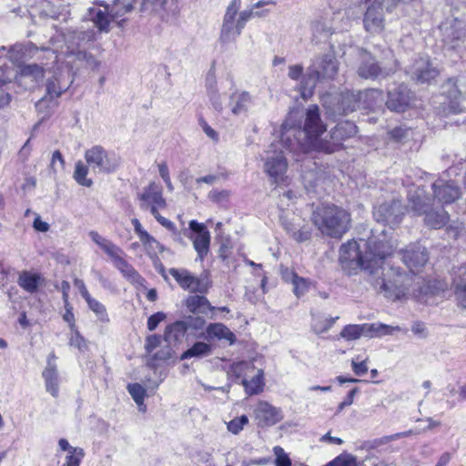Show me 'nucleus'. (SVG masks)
Returning <instances> with one entry per match:
<instances>
[{
  "instance_id": "obj_1",
  "label": "nucleus",
  "mask_w": 466,
  "mask_h": 466,
  "mask_svg": "<svg viewBox=\"0 0 466 466\" xmlns=\"http://www.w3.org/2000/svg\"><path fill=\"white\" fill-rule=\"evenodd\" d=\"M366 247L365 253L355 240L343 244L339 249V261L343 267L362 268L370 273V283L386 299L396 301L403 299L409 289L410 278L399 268L386 261L394 248V244L383 238L372 236L369 240H360Z\"/></svg>"
},
{
  "instance_id": "obj_2",
  "label": "nucleus",
  "mask_w": 466,
  "mask_h": 466,
  "mask_svg": "<svg viewBox=\"0 0 466 466\" xmlns=\"http://www.w3.org/2000/svg\"><path fill=\"white\" fill-rule=\"evenodd\" d=\"M95 36L96 31L93 28L67 31L66 34L60 33L51 38L52 47L43 48L46 58L52 59V63L56 64V67L53 68V76L46 83V95L38 101L37 108L40 109L47 102H53L69 88L73 83L70 64L76 60L87 63L92 60L96 65L99 64L92 56L79 50L82 44L93 41Z\"/></svg>"
},
{
  "instance_id": "obj_3",
  "label": "nucleus",
  "mask_w": 466,
  "mask_h": 466,
  "mask_svg": "<svg viewBox=\"0 0 466 466\" xmlns=\"http://www.w3.org/2000/svg\"><path fill=\"white\" fill-rule=\"evenodd\" d=\"M301 116L299 111H290L280 128L281 138L286 147L298 155L312 150L318 151V144L323 141L320 136L326 131V126L316 105H311L306 109L303 127L299 121Z\"/></svg>"
},
{
  "instance_id": "obj_4",
  "label": "nucleus",
  "mask_w": 466,
  "mask_h": 466,
  "mask_svg": "<svg viewBox=\"0 0 466 466\" xmlns=\"http://www.w3.org/2000/svg\"><path fill=\"white\" fill-rule=\"evenodd\" d=\"M432 197L425 195V190L418 186L408 193L411 208L419 215H425V223L432 228L443 227L449 219L448 213L441 208H434L435 203L451 204L460 198L459 187L451 180L439 178L431 184Z\"/></svg>"
},
{
  "instance_id": "obj_5",
  "label": "nucleus",
  "mask_w": 466,
  "mask_h": 466,
  "mask_svg": "<svg viewBox=\"0 0 466 466\" xmlns=\"http://www.w3.org/2000/svg\"><path fill=\"white\" fill-rule=\"evenodd\" d=\"M311 219L322 235L340 238L350 226V214L344 208L327 204L316 208Z\"/></svg>"
},
{
  "instance_id": "obj_6",
  "label": "nucleus",
  "mask_w": 466,
  "mask_h": 466,
  "mask_svg": "<svg viewBox=\"0 0 466 466\" xmlns=\"http://www.w3.org/2000/svg\"><path fill=\"white\" fill-rule=\"evenodd\" d=\"M383 101L382 92L378 89H370L363 92L347 91L331 97L328 102L324 99V106L328 113L333 116L348 115L355 111L363 102L365 108H372Z\"/></svg>"
},
{
  "instance_id": "obj_7",
  "label": "nucleus",
  "mask_w": 466,
  "mask_h": 466,
  "mask_svg": "<svg viewBox=\"0 0 466 466\" xmlns=\"http://www.w3.org/2000/svg\"><path fill=\"white\" fill-rule=\"evenodd\" d=\"M339 70V63L333 52L316 56L303 77L300 91L304 99L311 96L318 81L333 79Z\"/></svg>"
},
{
  "instance_id": "obj_8",
  "label": "nucleus",
  "mask_w": 466,
  "mask_h": 466,
  "mask_svg": "<svg viewBox=\"0 0 466 466\" xmlns=\"http://www.w3.org/2000/svg\"><path fill=\"white\" fill-rule=\"evenodd\" d=\"M134 0H114L111 5H100L103 7H90L87 19L100 31L107 33L111 23L122 27L126 22L125 15L133 9Z\"/></svg>"
},
{
  "instance_id": "obj_9",
  "label": "nucleus",
  "mask_w": 466,
  "mask_h": 466,
  "mask_svg": "<svg viewBox=\"0 0 466 466\" xmlns=\"http://www.w3.org/2000/svg\"><path fill=\"white\" fill-rule=\"evenodd\" d=\"M240 5L241 0H231L226 9L219 33V41L223 44L235 41L253 15H262V13L252 10L239 12Z\"/></svg>"
},
{
  "instance_id": "obj_10",
  "label": "nucleus",
  "mask_w": 466,
  "mask_h": 466,
  "mask_svg": "<svg viewBox=\"0 0 466 466\" xmlns=\"http://www.w3.org/2000/svg\"><path fill=\"white\" fill-rule=\"evenodd\" d=\"M279 140L273 141L268 150L264 160V172L268 176L272 183L281 185L286 183L288 177V161L284 156V150L290 151L282 141L281 134Z\"/></svg>"
},
{
  "instance_id": "obj_11",
  "label": "nucleus",
  "mask_w": 466,
  "mask_h": 466,
  "mask_svg": "<svg viewBox=\"0 0 466 466\" xmlns=\"http://www.w3.org/2000/svg\"><path fill=\"white\" fill-rule=\"evenodd\" d=\"M85 159L94 173L109 174L115 172L120 165V157L113 151H107L101 146H93L85 152Z\"/></svg>"
},
{
  "instance_id": "obj_12",
  "label": "nucleus",
  "mask_w": 466,
  "mask_h": 466,
  "mask_svg": "<svg viewBox=\"0 0 466 466\" xmlns=\"http://www.w3.org/2000/svg\"><path fill=\"white\" fill-rule=\"evenodd\" d=\"M357 133V126L350 121L339 123L329 134V140L323 139L318 144V151L333 153L339 150L343 141L353 137Z\"/></svg>"
},
{
  "instance_id": "obj_13",
  "label": "nucleus",
  "mask_w": 466,
  "mask_h": 466,
  "mask_svg": "<svg viewBox=\"0 0 466 466\" xmlns=\"http://www.w3.org/2000/svg\"><path fill=\"white\" fill-rule=\"evenodd\" d=\"M406 208L400 200L394 199L374 208L373 216L377 222L388 224L390 228L398 226L405 214Z\"/></svg>"
},
{
  "instance_id": "obj_14",
  "label": "nucleus",
  "mask_w": 466,
  "mask_h": 466,
  "mask_svg": "<svg viewBox=\"0 0 466 466\" xmlns=\"http://www.w3.org/2000/svg\"><path fill=\"white\" fill-rule=\"evenodd\" d=\"M139 207L141 209L158 210L165 208L167 206L166 199L163 198L162 187L155 182H150L148 186L137 194Z\"/></svg>"
},
{
  "instance_id": "obj_15",
  "label": "nucleus",
  "mask_w": 466,
  "mask_h": 466,
  "mask_svg": "<svg viewBox=\"0 0 466 466\" xmlns=\"http://www.w3.org/2000/svg\"><path fill=\"white\" fill-rule=\"evenodd\" d=\"M363 25L365 30L370 34H379L384 29L385 17L382 1L374 0L370 4L364 15Z\"/></svg>"
},
{
  "instance_id": "obj_16",
  "label": "nucleus",
  "mask_w": 466,
  "mask_h": 466,
  "mask_svg": "<svg viewBox=\"0 0 466 466\" xmlns=\"http://www.w3.org/2000/svg\"><path fill=\"white\" fill-rule=\"evenodd\" d=\"M169 274L175 279L179 287L185 290L193 293H203L208 289L207 285L202 279L193 275L186 268H172L169 269Z\"/></svg>"
},
{
  "instance_id": "obj_17",
  "label": "nucleus",
  "mask_w": 466,
  "mask_h": 466,
  "mask_svg": "<svg viewBox=\"0 0 466 466\" xmlns=\"http://www.w3.org/2000/svg\"><path fill=\"white\" fill-rule=\"evenodd\" d=\"M408 73L418 83H427L439 75V70L431 65L428 56H420L410 66Z\"/></svg>"
},
{
  "instance_id": "obj_18",
  "label": "nucleus",
  "mask_w": 466,
  "mask_h": 466,
  "mask_svg": "<svg viewBox=\"0 0 466 466\" xmlns=\"http://www.w3.org/2000/svg\"><path fill=\"white\" fill-rule=\"evenodd\" d=\"M37 51V46L31 42L26 44L17 43L8 49L4 46H1L0 57L5 56L13 64L20 66L25 59L34 56Z\"/></svg>"
},
{
  "instance_id": "obj_19",
  "label": "nucleus",
  "mask_w": 466,
  "mask_h": 466,
  "mask_svg": "<svg viewBox=\"0 0 466 466\" xmlns=\"http://www.w3.org/2000/svg\"><path fill=\"white\" fill-rule=\"evenodd\" d=\"M428 253L420 244H412L402 251L401 259L410 271H419L428 261Z\"/></svg>"
},
{
  "instance_id": "obj_20",
  "label": "nucleus",
  "mask_w": 466,
  "mask_h": 466,
  "mask_svg": "<svg viewBox=\"0 0 466 466\" xmlns=\"http://www.w3.org/2000/svg\"><path fill=\"white\" fill-rule=\"evenodd\" d=\"M189 229L196 233V236H189L193 241V246L200 259H202L209 250L210 233L206 226L196 220L189 222Z\"/></svg>"
},
{
  "instance_id": "obj_21",
  "label": "nucleus",
  "mask_w": 466,
  "mask_h": 466,
  "mask_svg": "<svg viewBox=\"0 0 466 466\" xmlns=\"http://www.w3.org/2000/svg\"><path fill=\"white\" fill-rule=\"evenodd\" d=\"M254 414L259 427L275 425L283 418L281 410L267 401H259L254 410Z\"/></svg>"
},
{
  "instance_id": "obj_22",
  "label": "nucleus",
  "mask_w": 466,
  "mask_h": 466,
  "mask_svg": "<svg viewBox=\"0 0 466 466\" xmlns=\"http://www.w3.org/2000/svg\"><path fill=\"white\" fill-rule=\"evenodd\" d=\"M346 13L338 11L333 13L329 21L317 20L312 23V31L314 34L330 35L337 30H344L349 24V19L345 20Z\"/></svg>"
},
{
  "instance_id": "obj_23",
  "label": "nucleus",
  "mask_w": 466,
  "mask_h": 466,
  "mask_svg": "<svg viewBox=\"0 0 466 466\" xmlns=\"http://www.w3.org/2000/svg\"><path fill=\"white\" fill-rule=\"evenodd\" d=\"M55 353H50L46 360V366L42 372L45 380L46 390L56 398L59 393V376L56 364Z\"/></svg>"
},
{
  "instance_id": "obj_24",
  "label": "nucleus",
  "mask_w": 466,
  "mask_h": 466,
  "mask_svg": "<svg viewBox=\"0 0 466 466\" xmlns=\"http://www.w3.org/2000/svg\"><path fill=\"white\" fill-rule=\"evenodd\" d=\"M411 93L404 85L389 91L386 105L389 109L396 112L404 111L410 104Z\"/></svg>"
},
{
  "instance_id": "obj_25",
  "label": "nucleus",
  "mask_w": 466,
  "mask_h": 466,
  "mask_svg": "<svg viewBox=\"0 0 466 466\" xmlns=\"http://www.w3.org/2000/svg\"><path fill=\"white\" fill-rule=\"evenodd\" d=\"M254 104V98L247 91H235L229 96L228 106L236 116H247Z\"/></svg>"
},
{
  "instance_id": "obj_26",
  "label": "nucleus",
  "mask_w": 466,
  "mask_h": 466,
  "mask_svg": "<svg viewBox=\"0 0 466 466\" xmlns=\"http://www.w3.org/2000/svg\"><path fill=\"white\" fill-rule=\"evenodd\" d=\"M392 69L382 68L370 54H363L361 63L358 69L360 77L366 79H376L387 76Z\"/></svg>"
},
{
  "instance_id": "obj_27",
  "label": "nucleus",
  "mask_w": 466,
  "mask_h": 466,
  "mask_svg": "<svg viewBox=\"0 0 466 466\" xmlns=\"http://www.w3.org/2000/svg\"><path fill=\"white\" fill-rule=\"evenodd\" d=\"M124 252L119 253L112 263L122 273V275L132 284L145 287L146 279L130 265L124 258Z\"/></svg>"
},
{
  "instance_id": "obj_28",
  "label": "nucleus",
  "mask_w": 466,
  "mask_h": 466,
  "mask_svg": "<svg viewBox=\"0 0 466 466\" xmlns=\"http://www.w3.org/2000/svg\"><path fill=\"white\" fill-rule=\"evenodd\" d=\"M454 295L460 307L466 309V265L453 268Z\"/></svg>"
},
{
  "instance_id": "obj_29",
  "label": "nucleus",
  "mask_w": 466,
  "mask_h": 466,
  "mask_svg": "<svg viewBox=\"0 0 466 466\" xmlns=\"http://www.w3.org/2000/svg\"><path fill=\"white\" fill-rule=\"evenodd\" d=\"M441 30L443 33V42L450 48L458 47L465 38V31L457 22L454 25H443Z\"/></svg>"
},
{
  "instance_id": "obj_30",
  "label": "nucleus",
  "mask_w": 466,
  "mask_h": 466,
  "mask_svg": "<svg viewBox=\"0 0 466 466\" xmlns=\"http://www.w3.org/2000/svg\"><path fill=\"white\" fill-rule=\"evenodd\" d=\"M444 92L448 93L450 99L447 114H459L463 111V106L461 105V93L456 86L453 78H450L443 86Z\"/></svg>"
},
{
  "instance_id": "obj_31",
  "label": "nucleus",
  "mask_w": 466,
  "mask_h": 466,
  "mask_svg": "<svg viewBox=\"0 0 466 466\" xmlns=\"http://www.w3.org/2000/svg\"><path fill=\"white\" fill-rule=\"evenodd\" d=\"M264 372L262 369L256 368L255 371L249 378H246L241 380V384L244 386L245 391L248 395H255L263 391L264 383Z\"/></svg>"
},
{
  "instance_id": "obj_32",
  "label": "nucleus",
  "mask_w": 466,
  "mask_h": 466,
  "mask_svg": "<svg viewBox=\"0 0 466 466\" xmlns=\"http://www.w3.org/2000/svg\"><path fill=\"white\" fill-rule=\"evenodd\" d=\"M91 240L96 243L109 258L114 259L123 250L111 240L101 236L97 231L92 230L88 233Z\"/></svg>"
},
{
  "instance_id": "obj_33",
  "label": "nucleus",
  "mask_w": 466,
  "mask_h": 466,
  "mask_svg": "<svg viewBox=\"0 0 466 466\" xmlns=\"http://www.w3.org/2000/svg\"><path fill=\"white\" fill-rule=\"evenodd\" d=\"M43 280L39 273L25 270L19 274L17 283L26 292L35 293L37 291Z\"/></svg>"
},
{
  "instance_id": "obj_34",
  "label": "nucleus",
  "mask_w": 466,
  "mask_h": 466,
  "mask_svg": "<svg viewBox=\"0 0 466 466\" xmlns=\"http://www.w3.org/2000/svg\"><path fill=\"white\" fill-rule=\"evenodd\" d=\"M206 339L218 340L225 339L230 344L235 341V335L230 329L222 323H211L206 329Z\"/></svg>"
},
{
  "instance_id": "obj_35",
  "label": "nucleus",
  "mask_w": 466,
  "mask_h": 466,
  "mask_svg": "<svg viewBox=\"0 0 466 466\" xmlns=\"http://www.w3.org/2000/svg\"><path fill=\"white\" fill-rule=\"evenodd\" d=\"M185 305L187 310L193 314H208V311L215 309L207 298L198 295L189 296L186 299Z\"/></svg>"
},
{
  "instance_id": "obj_36",
  "label": "nucleus",
  "mask_w": 466,
  "mask_h": 466,
  "mask_svg": "<svg viewBox=\"0 0 466 466\" xmlns=\"http://www.w3.org/2000/svg\"><path fill=\"white\" fill-rule=\"evenodd\" d=\"M187 336L183 320H177L166 328L164 339L168 343H180Z\"/></svg>"
},
{
  "instance_id": "obj_37",
  "label": "nucleus",
  "mask_w": 466,
  "mask_h": 466,
  "mask_svg": "<svg viewBox=\"0 0 466 466\" xmlns=\"http://www.w3.org/2000/svg\"><path fill=\"white\" fill-rule=\"evenodd\" d=\"M366 337L375 338L391 335L394 331L400 330L399 326H390L380 322L365 323Z\"/></svg>"
},
{
  "instance_id": "obj_38",
  "label": "nucleus",
  "mask_w": 466,
  "mask_h": 466,
  "mask_svg": "<svg viewBox=\"0 0 466 466\" xmlns=\"http://www.w3.org/2000/svg\"><path fill=\"white\" fill-rule=\"evenodd\" d=\"M212 348L209 344L202 341L195 342L188 350L182 353L180 359L203 358L211 354Z\"/></svg>"
},
{
  "instance_id": "obj_39",
  "label": "nucleus",
  "mask_w": 466,
  "mask_h": 466,
  "mask_svg": "<svg viewBox=\"0 0 466 466\" xmlns=\"http://www.w3.org/2000/svg\"><path fill=\"white\" fill-rule=\"evenodd\" d=\"M256 368L252 361H238L230 366L229 373L237 379L244 380L246 378H249L252 375Z\"/></svg>"
},
{
  "instance_id": "obj_40",
  "label": "nucleus",
  "mask_w": 466,
  "mask_h": 466,
  "mask_svg": "<svg viewBox=\"0 0 466 466\" xmlns=\"http://www.w3.org/2000/svg\"><path fill=\"white\" fill-rule=\"evenodd\" d=\"M362 336L366 337L365 323L346 325L339 333V337L347 341L357 340Z\"/></svg>"
},
{
  "instance_id": "obj_41",
  "label": "nucleus",
  "mask_w": 466,
  "mask_h": 466,
  "mask_svg": "<svg viewBox=\"0 0 466 466\" xmlns=\"http://www.w3.org/2000/svg\"><path fill=\"white\" fill-rule=\"evenodd\" d=\"M88 165H85L82 161H77L75 165L73 174L74 179L81 186L90 187L93 185V180L87 177Z\"/></svg>"
},
{
  "instance_id": "obj_42",
  "label": "nucleus",
  "mask_w": 466,
  "mask_h": 466,
  "mask_svg": "<svg viewBox=\"0 0 466 466\" xmlns=\"http://www.w3.org/2000/svg\"><path fill=\"white\" fill-rule=\"evenodd\" d=\"M143 247L146 249L147 254L151 258H156L159 252H163L165 250V247L160 244L154 237L150 234L146 238L140 240Z\"/></svg>"
},
{
  "instance_id": "obj_43",
  "label": "nucleus",
  "mask_w": 466,
  "mask_h": 466,
  "mask_svg": "<svg viewBox=\"0 0 466 466\" xmlns=\"http://www.w3.org/2000/svg\"><path fill=\"white\" fill-rule=\"evenodd\" d=\"M187 331V336H197V332L202 330L206 320L201 317L188 316L182 319Z\"/></svg>"
},
{
  "instance_id": "obj_44",
  "label": "nucleus",
  "mask_w": 466,
  "mask_h": 466,
  "mask_svg": "<svg viewBox=\"0 0 466 466\" xmlns=\"http://www.w3.org/2000/svg\"><path fill=\"white\" fill-rule=\"evenodd\" d=\"M86 301L88 308L96 314L99 321L103 323H107L109 321L106 309L101 302L93 299L91 296L86 299Z\"/></svg>"
},
{
  "instance_id": "obj_45",
  "label": "nucleus",
  "mask_w": 466,
  "mask_h": 466,
  "mask_svg": "<svg viewBox=\"0 0 466 466\" xmlns=\"http://www.w3.org/2000/svg\"><path fill=\"white\" fill-rule=\"evenodd\" d=\"M45 69L35 64L28 65L21 69V77H31L33 81L38 82L44 76Z\"/></svg>"
},
{
  "instance_id": "obj_46",
  "label": "nucleus",
  "mask_w": 466,
  "mask_h": 466,
  "mask_svg": "<svg viewBox=\"0 0 466 466\" xmlns=\"http://www.w3.org/2000/svg\"><path fill=\"white\" fill-rule=\"evenodd\" d=\"M293 291L297 297L303 296L309 288V282L304 279L292 274Z\"/></svg>"
},
{
  "instance_id": "obj_47",
  "label": "nucleus",
  "mask_w": 466,
  "mask_h": 466,
  "mask_svg": "<svg viewBox=\"0 0 466 466\" xmlns=\"http://www.w3.org/2000/svg\"><path fill=\"white\" fill-rule=\"evenodd\" d=\"M85 457V451L82 448L73 449L67 452L64 466H79Z\"/></svg>"
},
{
  "instance_id": "obj_48",
  "label": "nucleus",
  "mask_w": 466,
  "mask_h": 466,
  "mask_svg": "<svg viewBox=\"0 0 466 466\" xmlns=\"http://www.w3.org/2000/svg\"><path fill=\"white\" fill-rule=\"evenodd\" d=\"M127 390L132 399L137 405H143L146 395V390L138 383L129 384Z\"/></svg>"
},
{
  "instance_id": "obj_49",
  "label": "nucleus",
  "mask_w": 466,
  "mask_h": 466,
  "mask_svg": "<svg viewBox=\"0 0 466 466\" xmlns=\"http://www.w3.org/2000/svg\"><path fill=\"white\" fill-rule=\"evenodd\" d=\"M339 317L336 318H326L322 320H315L312 324L313 331L316 334H321L328 331L336 322Z\"/></svg>"
},
{
  "instance_id": "obj_50",
  "label": "nucleus",
  "mask_w": 466,
  "mask_h": 466,
  "mask_svg": "<svg viewBox=\"0 0 466 466\" xmlns=\"http://www.w3.org/2000/svg\"><path fill=\"white\" fill-rule=\"evenodd\" d=\"M248 423V418L246 415H241L231 420L228 423L227 428L228 431H230L231 433L238 434L243 430L244 426L247 425Z\"/></svg>"
},
{
  "instance_id": "obj_51",
  "label": "nucleus",
  "mask_w": 466,
  "mask_h": 466,
  "mask_svg": "<svg viewBox=\"0 0 466 466\" xmlns=\"http://www.w3.org/2000/svg\"><path fill=\"white\" fill-rule=\"evenodd\" d=\"M273 453L276 457L275 466H291V460L280 446H275Z\"/></svg>"
},
{
  "instance_id": "obj_52",
  "label": "nucleus",
  "mask_w": 466,
  "mask_h": 466,
  "mask_svg": "<svg viewBox=\"0 0 466 466\" xmlns=\"http://www.w3.org/2000/svg\"><path fill=\"white\" fill-rule=\"evenodd\" d=\"M72 331V335L69 339V344L73 347L77 348L79 350L84 351L87 349L86 340L80 335L76 328Z\"/></svg>"
},
{
  "instance_id": "obj_53",
  "label": "nucleus",
  "mask_w": 466,
  "mask_h": 466,
  "mask_svg": "<svg viewBox=\"0 0 466 466\" xmlns=\"http://www.w3.org/2000/svg\"><path fill=\"white\" fill-rule=\"evenodd\" d=\"M208 97L213 108L218 112H221L223 110V105L220 99V96L215 87H209Z\"/></svg>"
},
{
  "instance_id": "obj_54",
  "label": "nucleus",
  "mask_w": 466,
  "mask_h": 466,
  "mask_svg": "<svg viewBox=\"0 0 466 466\" xmlns=\"http://www.w3.org/2000/svg\"><path fill=\"white\" fill-rule=\"evenodd\" d=\"M17 76V70L8 66H0V86L11 82Z\"/></svg>"
},
{
  "instance_id": "obj_55",
  "label": "nucleus",
  "mask_w": 466,
  "mask_h": 466,
  "mask_svg": "<svg viewBox=\"0 0 466 466\" xmlns=\"http://www.w3.org/2000/svg\"><path fill=\"white\" fill-rule=\"evenodd\" d=\"M323 466H355V459L351 456H338Z\"/></svg>"
},
{
  "instance_id": "obj_56",
  "label": "nucleus",
  "mask_w": 466,
  "mask_h": 466,
  "mask_svg": "<svg viewBox=\"0 0 466 466\" xmlns=\"http://www.w3.org/2000/svg\"><path fill=\"white\" fill-rule=\"evenodd\" d=\"M166 319V314L163 312H157L151 315L147 319V329L153 331L157 329L158 324Z\"/></svg>"
},
{
  "instance_id": "obj_57",
  "label": "nucleus",
  "mask_w": 466,
  "mask_h": 466,
  "mask_svg": "<svg viewBox=\"0 0 466 466\" xmlns=\"http://www.w3.org/2000/svg\"><path fill=\"white\" fill-rule=\"evenodd\" d=\"M63 319L66 322L68 323L71 330H74L76 328L75 324L76 320L73 313V307L69 302H66V304H65V313L63 315Z\"/></svg>"
},
{
  "instance_id": "obj_58",
  "label": "nucleus",
  "mask_w": 466,
  "mask_h": 466,
  "mask_svg": "<svg viewBox=\"0 0 466 466\" xmlns=\"http://www.w3.org/2000/svg\"><path fill=\"white\" fill-rule=\"evenodd\" d=\"M199 126L207 137L216 142L218 140V134L217 131L213 129L203 118L199 119Z\"/></svg>"
},
{
  "instance_id": "obj_59",
  "label": "nucleus",
  "mask_w": 466,
  "mask_h": 466,
  "mask_svg": "<svg viewBox=\"0 0 466 466\" xmlns=\"http://www.w3.org/2000/svg\"><path fill=\"white\" fill-rule=\"evenodd\" d=\"M161 343V337L158 335H150L147 338L146 340V350L148 353H151L155 349H157Z\"/></svg>"
},
{
  "instance_id": "obj_60",
  "label": "nucleus",
  "mask_w": 466,
  "mask_h": 466,
  "mask_svg": "<svg viewBox=\"0 0 466 466\" xmlns=\"http://www.w3.org/2000/svg\"><path fill=\"white\" fill-rule=\"evenodd\" d=\"M351 367L354 373L358 376H363L368 371V365L366 360L356 361L353 360L351 361Z\"/></svg>"
},
{
  "instance_id": "obj_61",
  "label": "nucleus",
  "mask_w": 466,
  "mask_h": 466,
  "mask_svg": "<svg viewBox=\"0 0 466 466\" xmlns=\"http://www.w3.org/2000/svg\"><path fill=\"white\" fill-rule=\"evenodd\" d=\"M152 216L157 219V221L161 225L163 226L164 228H166L167 229H174V226L175 224L170 221L169 219L164 218L163 216H161L158 212V210H152Z\"/></svg>"
},
{
  "instance_id": "obj_62",
  "label": "nucleus",
  "mask_w": 466,
  "mask_h": 466,
  "mask_svg": "<svg viewBox=\"0 0 466 466\" xmlns=\"http://www.w3.org/2000/svg\"><path fill=\"white\" fill-rule=\"evenodd\" d=\"M409 129L403 127H395L390 132V136L396 141H401L409 136Z\"/></svg>"
},
{
  "instance_id": "obj_63",
  "label": "nucleus",
  "mask_w": 466,
  "mask_h": 466,
  "mask_svg": "<svg viewBox=\"0 0 466 466\" xmlns=\"http://www.w3.org/2000/svg\"><path fill=\"white\" fill-rule=\"evenodd\" d=\"M303 73V66L301 65H293L289 67V77L293 80L300 78Z\"/></svg>"
},
{
  "instance_id": "obj_64",
  "label": "nucleus",
  "mask_w": 466,
  "mask_h": 466,
  "mask_svg": "<svg viewBox=\"0 0 466 466\" xmlns=\"http://www.w3.org/2000/svg\"><path fill=\"white\" fill-rule=\"evenodd\" d=\"M57 163L59 164L61 168H64L65 161H64L62 154L58 150H56L53 153L51 163H50V167L54 171L56 170Z\"/></svg>"
}]
</instances>
